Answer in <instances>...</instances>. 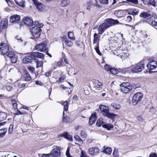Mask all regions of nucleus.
Wrapping results in <instances>:
<instances>
[{"label": "nucleus", "instance_id": "f257e3e1", "mask_svg": "<svg viewBox=\"0 0 157 157\" xmlns=\"http://www.w3.org/2000/svg\"><path fill=\"white\" fill-rule=\"evenodd\" d=\"M43 26V24L38 21H35L31 29V32L34 38H38L41 34L40 28Z\"/></svg>", "mask_w": 157, "mask_h": 157}, {"label": "nucleus", "instance_id": "f03ea898", "mask_svg": "<svg viewBox=\"0 0 157 157\" xmlns=\"http://www.w3.org/2000/svg\"><path fill=\"white\" fill-rule=\"evenodd\" d=\"M143 98V94L141 92H137L135 94L132 98V103L133 105H135L139 103Z\"/></svg>", "mask_w": 157, "mask_h": 157}, {"label": "nucleus", "instance_id": "7ed1b4c3", "mask_svg": "<svg viewBox=\"0 0 157 157\" xmlns=\"http://www.w3.org/2000/svg\"><path fill=\"white\" fill-rule=\"evenodd\" d=\"M121 91L125 94L128 93L132 89V87L129 82H123L120 85Z\"/></svg>", "mask_w": 157, "mask_h": 157}, {"label": "nucleus", "instance_id": "20e7f679", "mask_svg": "<svg viewBox=\"0 0 157 157\" xmlns=\"http://www.w3.org/2000/svg\"><path fill=\"white\" fill-rule=\"evenodd\" d=\"M144 64L143 63H138L132 66L131 71L134 73L141 72L144 68Z\"/></svg>", "mask_w": 157, "mask_h": 157}, {"label": "nucleus", "instance_id": "39448f33", "mask_svg": "<svg viewBox=\"0 0 157 157\" xmlns=\"http://www.w3.org/2000/svg\"><path fill=\"white\" fill-rule=\"evenodd\" d=\"M47 43L46 41H44L43 43L40 44L35 46V48L37 51L41 52H44L47 50Z\"/></svg>", "mask_w": 157, "mask_h": 157}, {"label": "nucleus", "instance_id": "423d86ee", "mask_svg": "<svg viewBox=\"0 0 157 157\" xmlns=\"http://www.w3.org/2000/svg\"><path fill=\"white\" fill-rule=\"evenodd\" d=\"M52 157H57L60 155V149L59 147L55 146L50 152Z\"/></svg>", "mask_w": 157, "mask_h": 157}, {"label": "nucleus", "instance_id": "0eeeda50", "mask_svg": "<svg viewBox=\"0 0 157 157\" xmlns=\"http://www.w3.org/2000/svg\"><path fill=\"white\" fill-rule=\"evenodd\" d=\"M9 50L8 46L5 43H1L0 44V52L3 55L6 54Z\"/></svg>", "mask_w": 157, "mask_h": 157}, {"label": "nucleus", "instance_id": "6e6552de", "mask_svg": "<svg viewBox=\"0 0 157 157\" xmlns=\"http://www.w3.org/2000/svg\"><path fill=\"white\" fill-rule=\"evenodd\" d=\"M89 154L93 155H96L100 153V150L96 147L89 148L88 150Z\"/></svg>", "mask_w": 157, "mask_h": 157}, {"label": "nucleus", "instance_id": "1a4fd4ad", "mask_svg": "<svg viewBox=\"0 0 157 157\" xmlns=\"http://www.w3.org/2000/svg\"><path fill=\"white\" fill-rule=\"evenodd\" d=\"M147 68L150 70H153L157 67V61H151L147 64Z\"/></svg>", "mask_w": 157, "mask_h": 157}, {"label": "nucleus", "instance_id": "9d476101", "mask_svg": "<svg viewBox=\"0 0 157 157\" xmlns=\"http://www.w3.org/2000/svg\"><path fill=\"white\" fill-rule=\"evenodd\" d=\"M23 21L26 25L32 27L34 24L32 18L28 17H24L23 19Z\"/></svg>", "mask_w": 157, "mask_h": 157}, {"label": "nucleus", "instance_id": "9b49d317", "mask_svg": "<svg viewBox=\"0 0 157 157\" xmlns=\"http://www.w3.org/2000/svg\"><path fill=\"white\" fill-rule=\"evenodd\" d=\"M108 28L106 25V23L104 22L99 26L98 28V34H101Z\"/></svg>", "mask_w": 157, "mask_h": 157}, {"label": "nucleus", "instance_id": "f8f14e48", "mask_svg": "<svg viewBox=\"0 0 157 157\" xmlns=\"http://www.w3.org/2000/svg\"><path fill=\"white\" fill-rule=\"evenodd\" d=\"M20 16L18 15H14L12 16L10 19V22L12 23H17L19 21Z\"/></svg>", "mask_w": 157, "mask_h": 157}, {"label": "nucleus", "instance_id": "ddd939ff", "mask_svg": "<svg viewBox=\"0 0 157 157\" xmlns=\"http://www.w3.org/2000/svg\"><path fill=\"white\" fill-rule=\"evenodd\" d=\"M59 136L61 137H63L67 139L69 141H72L73 140L72 136L69 133L67 132H64L60 134Z\"/></svg>", "mask_w": 157, "mask_h": 157}, {"label": "nucleus", "instance_id": "4468645a", "mask_svg": "<svg viewBox=\"0 0 157 157\" xmlns=\"http://www.w3.org/2000/svg\"><path fill=\"white\" fill-rule=\"evenodd\" d=\"M101 151L106 154L109 155L112 153V150L111 147H107L106 146H104L101 149Z\"/></svg>", "mask_w": 157, "mask_h": 157}, {"label": "nucleus", "instance_id": "2eb2a0df", "mask_svg": "<svg viewBox=\"0 0 157 157\" xmlns=\"http://www.w3.org/2000/svg\"><path fill=\"white\" fill-rule=\"evenodd\" d=\"M33 58L32 55L25 56L23 59L22 62L25 64L30 63L32 61Z\"/></svg>", "mask_w": 157, "mask_h": 157}, {"label": "nucleus", "instance_id": "dca6fc26", "mask_svg": "<svg viewBox=\"0 0 157 157\" xmlns=\"http://www.w3.org/2000/svg\"><path fill=\"white\" fill-rule=\"evenodd\" d=\"M103 83L98 81H96L94 83V87L96 90H100L102 89Z\"/></svg>", "mask_w": 157, "mask_h": 157}, {"label": "nucleus", "instance_id": "f3484780", "mask_svg": "<svg viewBox=\"0 0 157 157\" xmlns=\"http://www.w3.org/2000/svg\"><path fill=\"white\" fill-rule=\"evenodd\" d=\"M97 119L96 113H94L92 114L89 118V123L90 125H92L94 124Z\"/></svg>", "mask_w": 157, "mask_h": 157}, {"label": "nucleus", "instance_id": "a211bd4d", "mask_svg": "<svg viewBox=\"0 0 157 157\" xmlns=\"http://www.w3.org/2000/svg\"><path fill=\"white\" fill-rule=\"evenodd\" d=\"M101 110L103 113V115H105L109 111V108L104 105H101L99 106Z\"/></svg>", "mask_w": 157, "mask_h": 157}, {"label": "nucleus", "instance_id": "6ab92c4d", "mask_svg": "<svg viewBox=\"0 0 157 157\" xmlns=\"http://www.w3.org/2000/svg\"><path fill=\"white\" fill-rule=\"evenodd\" d=\"M127 12L128 14L133 15H137L139 13L138 10L136 9H129Z\"/></svg>", "mask_w": 157, "mask_h": 157}, {"label": "nucleus", "instance_id": "aec40b11", "mask_svg": "<svg viewBox=\"0 0 157 157\" xmlns=\"http://www.w3.org/2000/svg\"><path fill=\"white\" fill-rule=\"evenodd\" d=\"M32 55L33 56L40 59H43L44 57L43 54L38 52H33L32 53Z\"/></svg>", "mask_w": 157, "mask_h": 157}, {"label": "nucleus", "instance_id": "412c9836", "mask_svg": "<svg viewBox=\"0 0 157 157\" xmlns=\"http://www.w3.org/2000/svg\"><path fill=\"white\" fill-rule=\"evenodd\" d=\"M24 78L26 81H29L31 79V78L30 75L28 71L25 70L24 71Z\"/></svg>", "mask_w": 157, "mask_h": 157}, {"label": "nucleus", "instance_id": "4be33fe9", "mask_svg": "<svg viewBox=\"0 0 157 157\" xmlns=\"http://www.w3.org/2000/svg\"><path fill=\"white\" fill-rule=\"evenodd\" d=\"M62 104L64 106L63 112V116L64 114V112H67L68 110L69 104L67 101H65L62 102Z\"/></svg>", "mask_w": 157, "mask_h": 157}, {"label": "nucleus", "instance_id": "5701e85b", "mask_svg": "<svg viewBox=\"0 0 157 157\" xmlns=\"http://www.w3.org/2000/svg\"><path fill=\"white\" fill-rule=\"evenodd\" d=\"M98 34L95 33L94 35L93 44H99L100 36H98Z\"/></svg>", "mask_w": 157, "mask_h": 157}, {"label": "nucleus", "instance_id": "b1692460", "mask_svg": "<svg viewBox=\"0 0 157 157\" xmlns=\"http://www.w3.org/2000/svg\"><path fill=\"white\" fill-rule=\"evenodd\" d=\"M72 121V120L71 118L67 116L64 117L63 119V122L64 123L68 124L71 122Z\"/></svg>", "mask_w": 157, "mask_h": 157}, {"label": "nucleus", "instance_id": "393cba45", "mask_svg": "<svg viewBox=\"0 0 157 157\" xmlns=\"http://www.w3.org/2000/svg\"><path fill=\"white\" fill-rule=\"evenodd\" d=\"M113 19H107L104 23H106V25L108 28L110 27L113 25Z\"/></svg>", "mask_w": 157, "mask_h": 157}, {"label": "nucleus", "instance_id": "a878e982", "mask_svg": "<svg viewBox=\"0 0 157 157\" xmlns=\"http://www.w3.org/2000/svg\"><path fill=\"white\" fill-rule=\"evenodd\" d=\"M151 16V14L148 12H143L140 14V16L143 18H146Z\"/></svg>", "mask_w": 157, "mask_h": 157}, {"label": "nucleus", "instance_id": "bb28decb", "mask_svg": "<svg viewBox=\"0 0 157 157\" xmlns=\"http://www.w3.org/2000/svg\"><path fill=\"white\" fill-rule=\"evenodd\" d=\"M74 138L75 141L78 142L79 144H82L83 143V141L82 139L77 135H75L74 136Z\"/></svg>", "mask_w": 157, "mask_h": 157}, {"label": "nucleus", "instance_id": "cd10ccee", "mask_svg": "<svg viewBox=\"0 0 157 157\" xmlns=\"http://www.w3.org/2000/svg\"><path fill=\"white\" fill-rule=\"evenodd\" d=\"M113 125L110 124H105L104 123V124H103V127L105 128H106L107 130H110L113 128Z\"/></svg>", "mask_w": 157, "mask_h": 157}, {"label": "nucleus", "instance_id": "c85d7f7f", "mask_svg": "<svg viewBox=\"0 0 157 157\" xmlns=\"http://www.w3.org/2000/svg\"><path fill=\"white\" fill-rule=\"evenodd\" d=\"M104 123L105 122L103 121V118H100L97 120L96 124L98 127H100L101 125L103 126V124H104Z\"/></svg>", "mask_w": 157, "mask_h": 157}, {"label": "nucleus", "instance_id": "c756f323", "mask_svg": "<svg viewBox=\"0 0 157 157\" xmlns=\"http://www.w3.org/2000/svg\"><path fill=\"white\" fill-rule=\"evenodd\" d=\"M7 131L6 128H4L0 129V137H3L6 134Z\"/></svg>", "mask_w": 157, "mask_h": 157}, {"label": "nucleus", "instance_id": "7c9ffc66", "mask_svg": "<svg viewBox=\"0 0 157 157\" xmlns=\"http://www.w3.org/2000/svg\"><path fill=\"white\" fill-rule=\"evenodd\" d=\"M105 115L109 118L113 119L115 117L116 115L109 113V111L108 113H106Z\"/></svg>", "mask_w": 157, "mask_h": 157}, {"label": "nucleus", "instance_id": "2f4dec72", "mask_svg": "<svg viewBox=\"0 0 157 157\" xmlns=\"http://www.w3.org/2000/svg\"><path fill=\"white\" fill-rule=\"evenodd\" d=\"M12 103L14 109H18L17 106L20 104L19 102H17L16 100L13 99L12 100Z\"/></svg>", "mask_w": 157, "mask_h": 157}, {"label": "nucleus", "instance_id": "473e14b6", "mask_svg": "<svg viewBox=\"0 0 157 157\" xmlns=\"http://www.w3.org/2000/svg\"><path fill=\"white\" fill-rule=\"evenodd\" d=\"M1 24L2 25V27L3 28H6L8 25V21L6 19H5L2 21H1Z\"/></svg>", "mask_w": 157, "mask_h": 157}, {"label": "nucleus", "instance_id": "72a5a7b5", "mask_svg": "<svg viewBox=\"0 0 157 157\" xmlns=\"http://www.w3.org/2000/svg\"><path fill=\"white\" fill-rule=\"evenodd\" d=\"M70 1L69 0H62L61 5L64 7L68 5L69 4Z\"/></svg>", "mask_w": 157, "mask_h": 157}, {"label": "nucleus", "instance_id": "f704fd0d", "mask_svg": "<svg viewBox=\"0 0 157 157\" xmlns=\"http://www.w3.org/2000/svg\"><path fill=\"white\" fill-rule=\"evenodd\" d=\"M112 106L114 109H119L121 106L119 104H117L115 103H113L111 104Z\"/></svg>", "mask_w": 157, "mask_h": 157}, {"label": "nucleus", "instance_id": "c9c22d12", "mask_svg": "<svg viewBox=\"0 0 157 157\" xmlns=\"http://www.w3.org/2000/svg\"><path fill=\"white\" fill-rule=\"evenodd\" d=\"M150 25L157 29V18H156L154 20L152 21Z\"/></svg>", "mask_w": 157, "mask_h": 157}, {"label": "nucleus", "instance_id": "e433bc0d", "mask_svg": "<svg viewBox=\"0 0 157 157\" xmlns=\"http://www.w3.org/2000/svg\"><path fill=\"white\" fill-rule=\"evenodd\" d=\"M93 5V3L92 2L89 1L87 2L86 6V9L87 10H90Z\"/></svg>", "mask_w": 157, "mask_h": 157}, {"label": "nucleus", "instance_id": "4c0bfd02", "mask_svg": "<svg viewBox=\"0 0 157 157\" xmlns=\"http://www.w3.org/2000/svg\"><path fill=\"white\" fill-rule=\"evenodd\" d=\"M80 136L82 138H86L87 136V135L84 130H82L81 131Z\"/></svg>", "mask_w": 157, "mask_h": 157}, {"label": "nucleus", "instance_id": "58836bf2", "mask_svg": "<svg viewBox=\"0 0 157 157\" xmlns=\"http://www.w3.org/2000/svg\"><path fill=\"white\" fill-rule=\"evenodd\" d=\"M68 37L71 40H74L75 38L74 36V33L72 32L68 33Z\"/></svg>", "mask_w": 157, "mask_h": 157}, {"label": "nucleus", "instance_id": "ea45409f", "mask_svg": "<svg viewBox=\"0 0 157 157\" xmlns=\"http://www.w3.org/2000/svg\"><path fill=\"white\" fill-rule=\"evenodd\" d=\"M124 13L122 10H119L117 12V16L119 17H122L124 16Z\"/></svg>", "mask_w": 157, "mask_h": 157}, {"label": "nucleus", "instance_id": "a19ab883", "mask_svg": "<svg viewBox=\"0 0 157 157\" xmlns=\"http://www.w3.org/2000/svg\"><path fill=\"white\" fill-rule=\"evenodd\" d=\"M109 71L111 74L114 75H116L118 73V70L114 68H112Z\"/></svg>", "mask_w": 157, "mask_h": 157}, {"label": "nucleus", "instance_id": "79ce46f5", "mask_svg": "<svg viewBox=\"0 0 157 157\" xmlns=\"http://www.w3.org/2000/svg\"><path fill=\"white\" fill-rule=\"evenodd\" d=\"M17 4L22 8H24L25 6V2L23 0H21L19 2H18Z\"/></svg>", "mask_w": 157, "mask_h": 157}, {"label": "nucleus", "instance_id": "37998d69", "mask_svg": "<svg viewBox=\"0 0 157 157\" xmlns=\"http://www.w3.org/2000/svg\"><path fill=\"white\" fill-rule=\"evenodd\" d=\"M65 43L67 46L71 47L73 44V43L71 41L68 40H65Z\"/></svg>", "mask_w": 157, "mask_h": 157}, {"label": "nucleus", "instance_id": "c03bdc74", "mask_svg": "<svg viewBox=\"0 0 157 157\" xmlns=\"http://www.w3.org/2000/svg\"><path fill=\"white\" fill-rule=\"evenodd\" d=\"M149 4L151 5L154 6H157V5H156V1L155 0H149Z\"/></svg>", "mask_w": 157, "mask_h": 157}, {"label": "nucleus", "instance_id": "a18cd8bd", "mask_svg": "<svg viewBox=\"0 0 157 157\" xmlns=\"http://www.w3.org/2000/svg\"><path fill=\"white\" fill-rule=\"evenodd\" d=\"M95 50L97 52V53L99 54V55H100L101 54V53L100 52L99 49V44H96V45L95 46Z\"/></svg>", "mask_w": 157, "mask_h": 157}, {"label": "nucleus", "instance_id": "49530a36", "mask_svg": "<svg viewBox=\"0 0 157 157\" xmlns=\"http://www.w3.org/2000/svg\"><path fill=\"white\" fill-rule=\"evenodd\" d=\"M11 62L13 63H15L17 61V58L14 55L12 58L10 59Z\"/></svg>", "mask_w": 157, "mask_h": 157}, {"label": "nucleus", "instance_id": "de8ad7c7", "mask_svg": "<svg viewBox=\"0 0 157 157\" xmlns=\"http://www.w3.org/2000/svg\"><path fill=\"white\" fill-rule=\"evenodd\" d=\"M13 124H11L9 127V128L8 132L9 133L11 134L13 132Z\"/></svg>", "mask_w": 157, "mask_h": 157}, {"label": "nucleus", "instance_id": "09e8293b", "mask_svg": "<svg viewBox=\"0 0 157 157\" xmlns=\"http://www.w3.org/2000/svg\"><path fill=\"white\" fill-rule=\"evenodd\" d=\"M66 78V77L63 76L59 78V79L57 81L58 82H62Z\"/></svg>", "mask_w": 157, "mask_h": 157}, {"label": "nucleus", "instance_id": "8fccbe9b", "mask_svg": "<svg viewBox=\"0 0 157 157\" xmlns=\"http://www.w3.org/2000/svg\"><path fill=\"white\" fill-rule=\"evenodd\" d=\"M36 63L37 68L41 67L43 65V63L41 61H37Z\"/></svg>", "mask_w": 157, "mask_h": 157}, {"label": "nucleus", "instance_id": "3c124183", "mask_svg": "<svg viewBox=\"0 0 157 157\" xmlns=\"http://www.w3.org/2000/svg\"><path fill=\"white\" fill-rule=\"evenodd\" d=\"M27 69L30 72L32 73L33 72L35 71V68L32 66H28Z\"/></svg>", "mask_w": 157, "mask_h": 157}, {"label": "nucleus", "instance_id": "603ef678", "mask_svg": "<svg viewBox=\"0 0 157 157\" xmlns=\"http://www.w3.org/2000/svg\"><path fill=\"white\" fill-rule=\"evenodd\" d=\"M14 55H15L14 53L13 52H9V53L7 55V56L10 59Z\"/></svg>", "mask_w": 157, "mask_h": 157}, {"label": "nucleus", "instance_id": "864d4df0", "mask_svg": "<svg viewBox=\"0 0 157 157\" xmlns=\"http://www.w3.org/2000/svg\"><path fill=\"white\" fill-rule=\"evenodd\" d=\"M81 157H88V156L85 152L81 151Z\"/></svg>", "mask_w": 157, "mask_h": 157}, {"label": "nucleus", "instance_id": "5fc2aeb1", "mask_svg": "<svg viewBox=\"0 0 157 157\" xmlns=\"http://www.w3.org/2000/svg\"><path fill=\"white\" fill-rule=\"evenodd\" d=\"M105 69L107 71H110V69H111V67L110 66H109V65H108V64H105Z\"/></svg>", "mask_w": 157, "mask_h": 157}, {"label": "nucleus", "instance_id": "6e6d98bb", "mask_svg": "<svg viewBox=\"0 0 157 157\" xmlns=\"http://www.w3.org/2000/svg\"><path fill=\"white\" fill-rule=\"evenodd\" d=\"M36 6L38 9L40 10L42 8L43 4L40 3L39 2Z\"/></svg>", "mask_w": 157, "mask_h": 157}, {"label": "nucleus", "instance_id": "4d7b16f0", "mask_svg": "<svg viewBox=\"0 0 157 157\" xmlns=\"http://www.w3.org/2000/svg\"><path fill=\"white\" fill-rule=\"evenodd\" d=\"M100 2L103 4H106L108 3V0H99Z\"/></svg>", "mask_w": 157, "mask_h": 157}, {"label": "nucleus", "instance_id": "13d9d810", "mask_svg": "<svg viewBox=\"0 0 157 157\" xmlns=\"http://www.w3.org/2000/svg\"><path fill=\"white\" fill-rule=\"evenodd\" d=\"M132 17L130 16H128L127 17L126 19V20L128 22H130L132 20Z\"/></svg>", "mask_w": 157, "mask_h": 157}, {"label": "nucleus", "instance_id": "bf43d9fd", "mask_svg": "<svg viewBox=\"0 0 157 157\" xmlns=\"http://www.w3.org/2000/svg\"><path fill=\"white\" fill-rule=\"evenodd\" d=\"M128 1L135 4L138 3V1L137 0H128Z\"/></svg>", "mask_w": 157, "mask_h": 157}, {"label": "nucleus", "instance_id": "052dcab7", "mask_svg": "<svg viewBox=\"0 0 157 157\" xmlns=\"http://www.w3.org/2000/svg\"><path fill=\"white\" fill-rule=\"evenodd\" d=\"M137 120L139 122H141L143 120L142 117L140 116H138L136 117Z\"/></svg>", "mask_w": 157, "mask_h": 157}, {"label": "nucleus", "instance_id": "680f3d73", "mask_svg": "<svg viewBox=\"0 0 157 157\" xmlns=\"http://www.w3.org/2000/svg\"><path fill=\"white\" fill-rule=\"evenodd\" d=\"M149 157H157V155L155 153H152L150 154Z\"/></svg>", "mask_w": 157, "mask_h": 157}, {"label": "nucleus", "instance_id": "e2e57ef3", "mask_svg": "<svg viewBox=\"0 0 157 157\" xmlns=\"http://www.w3.org/2000/svg\"><path fill=\"white\" fill-rule=\"evenodd\" d=\"M113 25H117L119 23V21L117 20H113Z\"/></svg>", "mask_w": 157, "mask_h": 157}, {"label": "nucleus", "instance_id": "0e129e2a", "mask_svg": "<svg viewBox=\"0 0 157 157\" xmlns=\"http://www.w3.org/2000/svg\"><path fill=\"white\" fill-rule=\"evenodd\" d=\"M113 154L114 157H117L118 156L117 153V151H116L115 149H114L113 152Z\"/></svg>", "mask_w": 157, "mask_h": 157}, {"label": "nucleus", "instance_id": "69168bd1", "mask_svg": "<svg viewBox=\"0 0 157 157\" xmlns=\"http://www.w3.org/2000/svg\"><path fill=\"white\" fill-rule=\"evenodd\" d=\"M12 86H7L6 87V89L8 91H10L12 89Z\"/></svg>", "mask_w": 157, "mask_h": 157}, {"label": "nucleus", "instance_id": "338daca9", "mask_svg": "<svg viewBox=\"0 0 157 157\" xmlns=\"http://www.w3.org/2000/svg\"><path fill=\"white\" fill-rule=\"evenodd\" d=\"M61 38L62 41H65V40H68L66 36L61 37Z\"/></svg>", "mask_w": 157, "mask_h": 157}, {"label": "nucleus", "instance_id": "774afa93", "mask_svg": "<svg viewBox=\"0 0 157 157\" xmlns=\"http://www.w3.org/2000/svg\"><path fill=\"white\" fill-rule=\"evenodd\" d=\"M35 83L36 84L40 85V86H42L43 84V83L41 82H40L38 81H36L35 82Z\"/></svg>", "mask_w": 157, "mask_h": 157}]
</instances>
